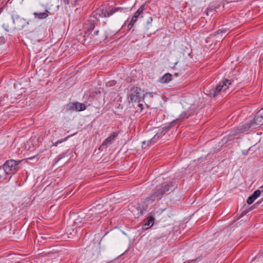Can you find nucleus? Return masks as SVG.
<instances>
[{
    "instance_id": "f257e3e1",
    "label": "nucleus",
    "mask_w": 263,
    "mask_h": 263,
    "mask_svg": "<svg viewBox=\"0 0 263 263\" xmlns=\"http://www.w3.org/2000/svg\"><path fill=\"white\" fill-rule=\"evenodd\" d=\"M173 186L172 182H166L157 186L156 191L150 196L148 198V200L154 201L156 199H160L164 194L167 193L172 189Z\"/></svg>"
},
{
    "instance_id": "f03ea898",
    "label": "nucleus",
    "mask_w": 263,
    "mask_h": 263,
    "mask_svg": "<svg viewBox=\"0 0 263 263\" xmlns=\"http://www.w3.org/2000/svg\"><path fill=\"white\" fill-rule=\"evenodd\" d=\"M231 84V80L228 79L220 82L215 88L210 91V95L215 97L219 93L224 92Z\"/></svg>"
},
{
    "instance_id": "7ed1b4c3",
    "label": "nucleus",
    "mask_w": 263,
    "mask_h": 263,
    "mask_svg": "<svg viewBox=\"0 0 263 263\" xmlns=\"http://www.w3.org/2000/svg\"><path fill=\"white\" fill-rule=\"evenodd\" d=\"M20 161L17 162L14 160L7 161L3 165V168L7 175L14 174L18 170V164Z\"/></svg>"
},
{
    "instance_id": "20e7f679",
    "label": "nucleus",
    "mask_w": 263,
    "mask_h": 263,
    "mask_svg": "<svg viewBox=\"0 0 263 263\" xmlns=\"http://www.w3.org/2000/svg\"><path fill=\"white\" fill-rule=\"evenodd\" d=\"M144 96V94L139 87L135 86L132 88L131 95L130 96V100L131 101L139 102Z\"/></svg>"
},
{
    "instance_id": "39448f33",
    "label": "nucleus",
    "mask_w": 263,
    "mask_h": 263,
    "mask_svg": "<svg viewBox=\"0 0 263 263\" xmlns=\"http://www.w3.org/2000/svg\"><path fill=\"white\" fill-rule=\"evenodd\" d=\"M13 23L15 26L14 28L16 29H23L28 23L23 18L21 17L17 14L12 16Z\"/></svg>"
},
{
    "instance_id": "423d86ee",
    "label": "nucleus",
    "mask_w": 263,
    "mask_h": 263,
    "mask_svg": "<svg viewBox=\"0 0 263 263\" xmlns=\"http://www.w3.org/2000/svg\"><path fill=\"white\" fill-rule=\"evenodd\" d=\"M251 127L253 128H255L256 127L255 124H253V121L252 120L249 123L244 124L240 127L235 129L233 133L231 134L230 136H234L239 133L247 132Z\"/></svg>"
},
{
    "instance_id": "0eeeda50",
    "label": "nucleus",
    "mask_w": 263,
    "mask_h": 263,
    "mask_svg": "<svg viewBox=\"0 0 263 263\" xmlns=\"http://www.w3.org/2000/svg\"><path fill=\"white\" fill-rule=\"evenodd\" d=\"M104 208V205L102 204H98L96 206H93L90 210V214L92 215H96L97 217L99 215H103V216H105L106 214V210L104 211L102 210V209Z\"/></svg>"
},
{
    "instance_id": "6e6552de",
    "label": "nucleus",
    "mask_w": 263,
    "mask_h": 263,
    "mask_svg": "<svg viewBox=\"0 0 263 263\" xmlns=\"http://www.w3.org/2000/svg\"><path fill=\"white\" fill-rule=\"evenodd\" d=\"M144 5H142L135 13L134 15L132 17L130 22L128 25V28L129 29H131L133 27L134 24L137 22L138 18L139 17L140 15L143 12V10H144Z\"/></svg>"
},
{
    "instance_id": "1a4fd4ad",
    "label": "nucleus",
    "mask_w": 263,
    "mask_h": 263,
    "mask_svg": "<svg viewBox=\"0 0 263 263\" xmlns=\"http://www.w3.org/2000/svg\"><path fill=\"white\" fill-rule=\"evenodd\" d=\"M118 135V132H115L111 133L109 136L105 139L102 145L100 146L99 149H100L101 148H103L104 147H106L110 145Z\"/></svg>"
},
{
    "instance_id": "9d476101",
    "label": "nucleus",
    "mask_w": 263,
    "mask_h": 263,
    "mask_svg": "<svg viewBox=\"0 0 263 263\" xmlns=\"http://www.w3.org/2000/svg\"><path fill=\"white\" fill-rule=\"evenodd\" d=\"M256 126L263 124V108L260 109L252 120Z\"/></svg>"
},
{
    "instance_id": "9b49d317",
    "label": "nucleus",
    "mask_w": 263,
    "mask_h": 263,
    "mask_svg": "<svg viewBox=\"0 0 263 263\" xmlns=\"http://www.w3.org/2000/svg\"><path fill=\"white\" fill-rule=\"evenodd\" d=\"M69 108L70 110H75L79 111L84 110L86 109V106L83 103L74 102L70 105Z\"/></svg>"
},
{
    "instance_id": "f8f14e48",
    "label": "nucleus",
    "mask_w": 263,
    "mask_h": 263,
    "mask_svg": "<svg viewBox=\"0 0 263 263\" xmlns=\"http://www.w3.org/2000/svg\"><path fill=\"white\" fill-rule=\"evenodd\" d=\"M123 9L122 8H112L111 9H102V15L104 17H109V16L113 14L116 12L118 11V10Z\"/></svg>"
},
{
    "instance_id": "ddd939ff",
    "label": "nucleus",
    "mask_w": 263,
    "mask_h": 263,
    "mask_svg": "<svg viewBox=\"0 0 263 263\" xmlns=\"http://www.w3.org/2000/svg\"><path fill=\"white\" fill-rule=\"evenodd\" d=\"M159 134H156L152 139L147 141H143L142 143V147L143 148H146L148 146L155 142V140L159 138Z\"/></svg>"
},
{
    "instance_id": "4468645a",
    "label": "nucleus",
    "mask_w": 263,
    "mask_h": 263,
    "mask_svg": "<svg viewBox=\"0 0 263 263\" xmlns=\"http://www.w3.org/2000/svg\"><path fill=\"white\" fill-rule=\"evenodd\" d=\"M176 122V120H174L173 122L169 123L168 124L165 125L162 127L161 132H158L157 134H159V137L164 135L166 132L170 130L173 126L174 123Z\"/></svg>"
},
{
    "instance_id": "2eb2a0df",
    "label": "nucleus",
    "mask_w": 263,
    "mask_h": 263,
    "mask_svg": "<svg viewBox=\"0 0 263 263\" xmlns=\"http://www.w3.org/2000/svg\"><path fill=\"white\" fill-rule=\"evenodd\" d=\"M154 220H155V218L151 216L148 218L146 223H145L143 225V229L144 230H147V229H149V228H151V227H152L154 223Z\"/></svg>"
},
{
    "instance_id": "dca6fc26",
    "label": "nucleus",
    "mask_w": 263,
    "mask_h": 263,
    "mask_svg": "<svg viewBox=\"0 0 263 263\" xmlns=\"http://www.w3.org/2000/svg\"><path fill=\"white\" fill-rule=\"evenodd\" d=\"M48 11L46 10L45 12L42 13L34 12L33 13V15L35 18H38L39 20H42L46 18L48 16Z\"/></svg>"
},
{
    "instance_id": "f3484780",
    "label": "nucleus",
    "mask_w": 263,
    "mask_h": 263,
    "mask_svg": "<svg viewBox=\"0 0 263 263\" xmlns=\"http://www.w3.org/2000/svg\"><path fill=\"white\" fill-rule=\"evenodd\" d=\"M172 74L167 73L163 76L160 79V82L162 83H166L170 82L172 80Z\"/></svg>"
},
{
    "instance_id": "a211bd4d",
    "label": "nucleus",
    "mask_w": 263,
    "mask_h": 263,
    "mask_svg": "<svg viewBox=\"0 0 263 263\" xmlns=\"http://www.w3.org/2000/svg\"><path fill=\"white\" fill-rule=\"evenodd\" d=\"M186 114L185 112H182L180 115L179 118L177 119L176 120V122L178 120H182L184 119L187 118Z\"/></svg>"
},
{
    "instance_id": "6ab92c4d",
    "label": "nucleus",
    "mask_w": 263,
    "mask_h": 263,
    "mask_svg": "<svg viewBox=\"0 0 263 263\" xmlns=\"http://www.w3.org/2000/svg\"><path fill=\"white\" fill-rule=\"evenodd\" d=\"M256 198L253 197L252 195L250 196L247 199V202L249 204H252L255 200Z\"/></svg>"
},
{
    "instance_id": "aec40b11",
    "label": "nucleus",
    "mask_w": 263,
    "mask_h": 263,
    "mask_svg": "<svg viewBox=\"0 0 263 263\" xmlns=\"http://www.w3.org/2000/svg\"><path fill=\"white\" fill-rule=\"evenodd\" d=\"M260 193H261V190H257L255 191L253 193V194L252 195L253 196V197H254L256 199L259 196Z\"/></svg>"
},
{
    "instance_id": "412c9836",
    "label": "nucleus",
    "mask_w": 263,
    "mask_h": 263,
    "mask_svg": "<svg viewBox=\"0 0 263 263\" xmlns=\"http://www.w3.org/2000/svg\"><path fill=\"white\" fill-rule=\"evenodd\" d=\"M3 27L7 32H9L11 30V28L9 27L8 24H4L3 25Z\"/></svg>"
},
{
    "instance_id": "4be33fe9",
    "label": "nucleus",
    "mask_w": 263,
    "mask_h": 263,
    "mask_svg": "<svg viewBox=\"0 0 263 263\" xmlns=\"http://www.w3.org/2000/svg\"><path fill=\"white\" fill-rule=\"evenodd\" d=\"M116 82L115 81H113L112 82H108L106 83L107 86H112L114 85H115Z\"/></svg>"
},
{
    "instance_id": "5701e85b",
    "label": "nucleus",
    "mask_w": 263,
    "mask_h": 263,
    "mask_svg": "<svg viewBox=\"0 0 263 263\" xmlns=\"http://www.w3.org/2000/svg\"><path fill=\"white\" fill-rule=\"evenodd\" d=\"M154 94H155V93H154V92H147L144 95V96H146L149 98H152Z\"/></svg>"
},
{
    "instance_id": "b1692460",
    "label": "nucleus",
    "mask_w": 263,
    "mask_h": 263,
    "mask_svg": "<svg viewBox=\"0 0 263 263\" xmlns=\"http://www.w3.org/2000/svg\"><path fill=\"white\" fill-rule=\"evenodd\" d=\"M226 30L224 29H219L218 31H217V34H222V33H226Z\"/></svg>"
},
{
    "instance_id": "393cba45",
    "label": "nucleus",
    "mask_w": 263,
    "mask_h": 263,
    "mask_svg": "<svg viewBox=\"0 0 263 263\" xmlns=\"http://www.w3.org/2000/svg\"><path fill=\"white\" fill-rule=\"evenodd\" d=\"M95 28V25L93 24H91L90 25V28L88 29L89 31L93 30Z\"/></svg>"
},
{
    "instance_id": "a878e982",
    "label": "nucleus",
    "mask_w": 263,
    "mask_h": 263,
    "mask_svg": "<svg viewBox=\"0 0 263 263\" xmlns=\"http://www.w3.org/2000/svg\"><path fill=\"white\" fill-rule=\"evenodd\" d=\"M138 106L140 108V111H142L143 110V105L142 104L139 103L138 104Z\"/></svg>"
},
{
    "instance_id": "bb28decb",
    "label": "nucleus",
    "mask_w": 263,
    "mask_h": 263,
    "mask_svg": "<svg viewBox=\"0 0 263 263\" xmlns=\"http://www.w3.org/2000/svg\"><path fill=\"white\" fill-rule=\"evenodd\" d=\"M153 21V18L152 17H150L149 20L147 22V24H151Z\"/></svg>"
},
{
    "instance_id": "cd10ccee",
    "label": "nucleus",
    "mask_w": 263,
    "mask_h": 263,
    "mask_svg": "<svg viewBox=\"0 0 263 263\" xmlns=\"http://www.w3.org/2000/svg\"><path fill=\"white\" fill-rule=\"evenodd\" d=\"M74 134H73V135H74ZM72 136V135L67 136V137H66L64 139L63 141H66L69 137H71Z\"/></svg>"
},
{
    "instance_id": "c85d7f7f",
    "label": "nucleus",
    "mask_w": 263,
    "mask_h": 263,
    "mask_svg": "<svg viewBox=\"0 0 263 263\" xmlns=\"http://www.w3.org/2000/svg\"><path fill=\"white\" fill-rule=\"evenodd\" d=\"M98 32H99V30H97V31H95L92 34L96 35L98 34Z\"/></svg>"
},
{
    "instance_id": "c756f323",
    "label": "nucleus",
    "mask_w": 263,
    "mask_h": 263,
    "mask_svg": "<svg viewBox=\"0 0 263 263\" xmlns=\"http://www.w3.org/2000/svg\"><path fill=\"white\" fill-rule=\"evenodd\" d=\"M64 2L65 4H69V0H64Z\"/></svg>"
},
{
    "instance_id": "7c9ffc66",
    "label": "nucleus",
    "mask_w": 263,
    "mask_h": 263,
    "mask_svg": "<svg viewBox=\"0 0 263 263\" xmlns=\"http://www.w3.org/2000/svg\"><path fill=\"white\" fill-rule=\"evenodd\" d=\"M3 11V8H0V14Z\"/></svg>"
},
{
    "instance_id": "2f4dec72",
    "label": "nucleus",
    "mask_w": 263,
    "mask_h": 263,
    "mask_svg": "<svg viewBox=\"0 0 263 263\" xmlns=\"http://www.w3.org/2000/svg\"><path fill=\"white\" fill-rule=\"evenodd\" d=\"M260 203V201H259V202H256V203H255V205H256H256H258Z\"/></svg>"
},
{
    "instance_id": "473e14b6",
    "label": "nucleus",
    "mask_w": 263,
    "mask_h": 263,
    "mask_svg": "<svg viewBox=\"0 0 263 263\" xmlns=\"http://www.w3.org/2000/svg\"><path fill=\"white\" fill-rule=\"evenodd\" d=\"M260 189H261V191H263V185L260 187Z\"/></svg>"
}]
</instances>
